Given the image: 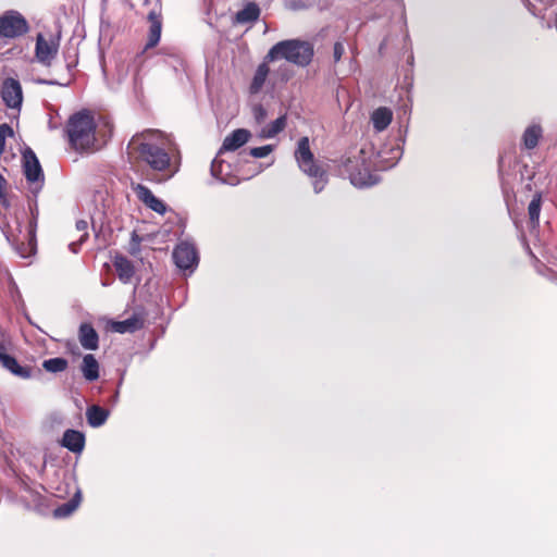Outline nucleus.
<instances>
[{
    "instance_id": "5",
    "label": "nucleus",
    "mask_w": 557,
    "mask_h": 557,
    "mask_svg": "<svg viewBox=\"0 0 557 557\" xmlns=\"http://www.w3.org/2000/svg\"><path fill=\"white\" fill-rule=\"evenodd\" d=\"M343 166L349 176L350 183L356 187H369L379 182L377 175L370 170V163L363 150H360L352 158H347Z\"/></svg>"
},
{
    "instance_id": "7",
    "label": "nucleus",
    "mask_w": 557,
    "mask_h": 557,
    "mask_svg": "<svg viewBox=\"0 0 557 557\" xmlns=\"http://www.w3.org/2000/svg\"><path fill=\"white\" fill-rule=\"evenodd\" d=\"M173 259L177 268L182 270H194L198 262L195 247L186 242L180 243L174 251Z\"/></svg>"
},
{
    "instance_id": "13",
    "label": "nucleus",
    "mask_w": 557,
    "mask_h": 557,
    "mask_svg": "<svg viewBox=\"0 0 557 557\" xmlns=\"http://www.w3.org/2000/svg\"><path fill=\"white\" fill-rule=\"evenodd\" d=\"M61 445L72 453L81 454L85 447V435L79 431L69 429L63 434Z\"/></svg>"
},
{
    "instance_id": "23",
    "label": "nucleus",
    "mask_w": 557,
    "mask_h": 557,
    "mask_svg": "<svg viewBox=\"0 0 557 557\" xmlns=\"http://www.w3.org/2000/svg\"><path fill=\"white\" fill-rule=\"evenodd\" d=\"M260 15V9L258 4L249 2L236 14V22L239 24H246L255 22Z\"/></svg>"
},
{
    "instance_id": "12",
    "label": "nucleus",
    "mask_w": 557,
    "mask_h": 557,
    "mask_svg": "<svg viewBox=\"0 0 557 557\" xmlns=\"http://www.w3.org/2000/svg\"><path fill=\"white\" fill-rule=\"evenodd\" d=\"M249 131L245 128L235 129L224 138L219 153H222L224 151H235L242 146H244L249 140Z\"/></svg>"
},
{
    "instance_id": "35",
    "label": "nucleus",
    "mask_w": 557,
    "mask_h": 557,
    "mask_svg": "<svg viewBox=\"0 0 557 557\" xmlns=\"http://www.w3.org/2000/svg\"><path fill=\"white\" fill-rule=\"evenodd\" d=\"M5 180L0 175V202H5L4 188H5Z\"/></svg>"
},
{
    "instance_id": "9",
    "label": "nucleus",
    "mask_w": 557,
    "mask_h": 557,
    "mask_svg": "<svg viewBox=\"0 0 557 557\" xmlns=\"http://www.w3.org/2000/svg\"><path fill=\"white\" fill-rule=\"evenodd\" d=\"M1 98L10 109H20L23 101L22 86L17 79L7 78L1 88Z\"/></svg>"
},
{
    "instance_id": "38",
    "label": "nucleus",
    "mask_w": 557,
    "mask_h": 557,
    "mask_svg": "<svg viewBox=\"0 0 557 557\" xmlns=\"http://www.w3.org/2000/svg\"><path fill=\"white\" fill-rule=\"evenodd\" d=\"M394 152H395V154H396V156H395V158H399V157H400V150H399V148L395 149V150H394Z\"/></svg>"
},
{
    "instance_id": "3",
    "label": "nucleus",
    "mask_w": 557,
    "mask_h": 557,
    "mask_svg": "<svg viewBox=\"0 0 557 557\" xmlns=\"http://www.w3.org/2000/svg\"><path fill=\"white\" fill-rule=\"evenodd\" d=\"M312 57L313 48L309 42L289 39L275 44L267 53L265 60L274 62L284 59L298 66H306L311 62Z\"/></svg>"
},
{
    "instance_id": "33",
    "label": "nucleus",
    "mask_w": 557,
    "mask_h": 557,
    "mask_svg": "<svg viewBox=\"0 0 557 557\" xmlns=\"http://www.w3.org/2000/svg\"><path fill=\"white\" fill-rule=\"evenodd\" d=\"M10 346V341L7 335L0 331V361L2 360V356H8V349Z\"/></svg>"
},
{
    "instance_id": "11",
    "label": "nucleus",
    "mask_w": 557,
    "mask_h": 557,
    "mask_svg": "<svg viewBox=\"0 0 557 557\" xmlns=\"http://www.w3.org/2000/svg\"><path fill=\"white\" fill-rule=\"evenodd\" d=\"M133 190L135 191L137 198L149 209L159 214H164L166 212V205L161 199L157 198L147 186L136 184L133 185Z\"/></svg>"
},
{
    "instance_id": "10",
    "label": "nucleus",
    "mask_w": 557,
    "mask_h": 557,
    "mask_svg": "<svg viewBox=\"0 0 557 557\" xmlns=\"http://www.w3.org/2000/svg\"><path fill=\"white\" fill-rule=\"evenodd\" d=\"M24 173L28 182L36 183L44 181V173L39 160L30 148L23 151Z\"/></svg>"
},
{
    "instance_id": "1",
    "label": "nucleus",
    "mask_w": 557,
    "mask_h": 557,
    "mask_svg": "<svg viewBox=\"0 0 557 557\" xmlns=\"http://www.w3.org/2000/svg\"><path fill=\"white\" fill-rule=\"evenodd\" d=\"M129 146L138 158L163 180L173 177L181 168L178 156H171L169 140L157 129H146L133 136Z\"/></svg>"
},
{
    "instance_id": "22",
    "label": "nucleus",
    "mask_w": 557,
    "mask_h": 557,
    "mask_svg": "<svg viewBox=\"0 0 557 557\" xmlns=\"http://www.w3.org/2000/svg\"><path fill=\"white\" fill-rule=\"evenodd\" d=\"M148 17H149V21L151 22V25H150V29H149V37H148L146 48H152L160 40L162 25H161L160 17L156 12H150Z\"/></svg>"
},
{
    "instance_id": "34",
    "label": "nucleus",
    "mask_w": 557,
    "mask_h": 557,
    "mask_svg": "<svg viewBox=\"0 0 557 557\" xmlns=\"http://www.w3.org/2000/svg\"><path fill=\"white\" fill-rule=\"evenodd\" d=\"M344 52H345L344 45L341 41L335 42L334 51H333L334 61L338 62L342 59Z\"/></svg>"
},
{
    "instance_id": "36",
    "label": "nucleus",
    "mask_w": 557,
    "mask_h": 557,
    "mask_svg": "<svg viewBox=\"0 0 557 557\" xmlns=\"http://www.w3.org/2000/svg\"><path fill=\"white\" fill-rule=\"evenodd\" d=\"M38 83L44 84V85H54L55 84V82L48 81V79H39Z\"/></svg>"
},
{
    "instance_id": "28",
    "label": "nucleus",
    "mask_w": 557,
    "mask_h": 557,
    "mask_svg": "<svg viewBox=\"0 0 557 557\" xmlns=\"http://www.w3.org/2000/svg\"><path fill=\"white\" fill-rule=\"evenodd\" d=\"M528 211L532 226H537L541 212V197L539 195L531 200V202L529 203Z\"/></svg>"
},
{
    "instance_id": "24",
    "label": "nucleus",
    "mask_w": 557,
    "mask_h": 557,
    "mask_svg": "<svg viewBox=\"0 0 557 557\" xmlns=\"http://www.w3.org/2000/svg\"><path fill=\"white\" fill-rule=\"evenodd\" d=\"M267 62L268 61L265 60V62L259 64L256 70V73L253 75V78H252V82L250 85V91L252 94H257L261 90V88L269 75L270 69H269Z\"/></svg>"
},
{
    "instance_id": "25",
    "label": "nucleus",
    "mask_w": 557,
    "mask_h": 557,
    "mask_svg": "<svg viewBox=\"0 0 557 557\" xmlns=\"http://www.w3.org/2000/svg\"><path fill=\"white\" fill-rule=\"evenodd\" d=\"M286 126V116L282 115L272 123L261 128L259 136L261 138H273L281 133Z\"/></svg>"
},
{
    "instance_id": "6",
    "label": "nucleus",
    "mask_w": 557,
    "mask_h": 557,
    "mask_svg": "<svg viewBox=\"0 0 557 557\" xmlns=\"http://www.w3.org/2000/svg\"><path fill=\"white\" fill-rule=\"evenodd\" d=\"M28 30L26 20L16 11H9L0 16V37L14 38Z\"/></svg>"
},
{
    "instance_id": "16",
    "label": "nucleus",
    "mask_w": 557,
    "mask_h": 557,
    "mask_svg": "<svg viewBox=\"0 0 557 557\" xmlns=\"http://www.w3.org/2000/svg\"><path fill=\"white\" fill-rule=\"evenodd\" d=\"M144 326V318L140 314H133L124 321H115L111 327L114 332L124 334L133 333L140 330Z\"/></svg>"
},
{
    "instance_id": "2",
    "label": "nucleus",
    "mask_w": 557,
    "mask_h": 557,
    "mask_svg": "<svg viewBox=\"0 0 557 557\" xmlns=\"http://www.w3.org/2000/svg\"><path fill=\"white\" fill-rule=\"evenodd\" d=\"M96 124L92 115L87 112H78L71 116L67 123L66 133L71 146L75 150H88L96 141Z\"/></svg>"
},
{
    "instance_id": "8",
    "label": "nucleus",
    "mask_w": 557,
    "mask_h": 557,
    "mask_svg": "<svg viewBox=\"0 0 557 557\" xmlns=\"http://www.w3.org/2000/svg\"><path fill=\"white\" fill-rule=\"evenodd\" d=\"M59 50L58 39L51 38L47 40L42 34H38L36 38V58L41 64L49 66L55 58Z\"/></svg>"
},
{
    "instance_id": "21",
    "label": "nucleus",
    "mask_w": 557,
    "mask_h": 557,
    "mask_svg": "<svg viewBox=\"0 0 557 557\" xmlns=\"http://www.w3.org/2000/svg\"><path fill=\"white\" fill-rule=\"evenodd\" d=\"M392 119H393L392 111L385 107L376 109L371 115V121L373 123V127L377 132L384 131L391 124Z\"/></svg>"
},
{
    "instance_id": "32",
    "label": "nucleus",
    "mask_w": 557,
    "mask_h": 557,
    "mask_svg": "<svg viewBox=\"0 0 557 557\" xmlns=\"http://www.w3.org/2000/svg\"><path fill=\"white\" fill-rule=\"evenodd\" d=\"M87 228H88V222L87 221L78 220L76 222V230L82 233V235H81V237L78 239V244H82V243H84L87 239V237H88Z\"/></svg>"
},
{
    "instance_id": "29",
    "label": "nucleus",
    "mask_w": 557,
    "mask_h": 557,
    "mask_svg": "<svg viewBox=\"0 0 557 557\" xmlns=\"http://www.w3.org/2000/svg\"><path fill=\"white\" fill-rule=\"evenodd\" d=\"M78 504L74 500H71L69 503H65L58 508L54 509L53 515L57 518H65L70 516L75 509L77 508Z\"/></svg>"
},
{
    "instance_id": "27",
    "label": "nucleus",
    "mask_w": 557,
    "mask_h": 557,
    "mask_svg": "<svg viewBox=\"0 0 557 557\" xmlns=\"http://www.w3.org/2000/svg\"><path fill=\"white\" fill-rule=\"evenodd\" d=\"M67 360L61 357L47 359L44 361L42 367L46 371L51 373L62 372L67 368Z\"/></svg>"
},
{
    "instance_id": "19",
    "label": "nucleus",
    "mask_w": 557,
    "mask_h": 557,
    "mask_svg": "<svg viewBox=\"0 0 557 557\" xmlns=\"http://www.w3.org/2000/svg\"><path fill=\"white\" fill-rule=\"evenodd\" d=\"M81 371L86 381L94 382L99 377V363L94 355L87 354L84 356Z\"/></svg>"
},
{
    "instance_id": "37",
    "label": "nucleus",
    "mask_w": 557,
    "mask_h": 557,
    "mask_svg": "<svg viewBox=\"0 0 557 557\" xmlns=\"http://www.w3.org/2000/svg\"><path fill=\"white\" fill-rule=\"evenodd\" d=\"M76 245H77L76 243H71V244H70V249H71L73 252H76V251H77V249H76Z\"/></svg>"
},
{
    "instance_id": "30",
    "label": "nucleus",
    "mask_w": 557,
    "mask_h": 557,
    "mask_svg": "<svg viewBox=\"0 0 557 557\" xmlns=\"http://www.w3.org/2000/svg\"><path fill=\"white\" fill-rule=\"evenodd\" d=\"M272 151H273V146L272 145H265V146H261V147L251 148L249 153L253 158H258L259 159V158H265Z\"/></svg>"
},
{
    "instance_id": "14",
    "label": "nucleus",
    "mask_w": 557,
    "mask_h": 557,
    "mask_svg": "<svg viewBox=\"0 0 557 557\" xmlns=\"http://www.w3.org/2000/svg\"><path fill=\"white\" fill-rule=\"evenodd\" d=\"M113 265L117 273L119 280L124 284H129L135 274V269L132 261L124 256L117 255L114 257Z\"/></svg>"
},
{
    "instance_id": "17",
    "label": "nucleus",
    "mask_w": 557,
    "mask_h": 557,
    "mask_svg": "<svg viewBox=\"0 0 557 557\" xmlns=\"http://www.w3.org/2000/svg\"><path fill=\"white\" fill-rule=\"evenodd\" d=\"M542 136L543 128L540 124L533 123L529 125L522 134L521 140L523 147L528 150L534 149L539 145V141L542 138Z\"/></svg>"
},
{
    "instance_id": "4",
    "label": "nucleus",
    "mask_w": 557,
    "mask_h": 557,
    "mask_svg": "<svg viewBox=\"0 0 557 557\" xmlns=\"http://www.w3.org/2000/svg\"><path fill=\"white\" fill-rule=\"evenodd\" d=\"M295 159L299 169L312 178L314 193H321L327 183L326 172L315 163L308 137L298 140Z\"/></svg>"
},
{
    "instance_id": "31",
    "label": "nucleus",
    "mask_w": 557,
    "mask_h": 557,
    "mask_svg": "<svg viewBox=\"0 0 557 557\" xmlns=\"http://www.w3.org/2000/svg\"><path fill=\"white\" fill-rule=\"evenodd\" d=\"M252 114L258 124H261L262 122H264V120L268 116L267 110L261 104H256L252 108Z\"/></svg>"
},
{
    "instance_id": "20",
    "label": "nucleus",
    "mask_w": 557,
    "mask_h": 557,
    "mask_svg": "<svg viewBox=\"0 0 557 557\" xmlns=\"http://www.w3.org/2000/svg\"><path fill=\"white\" fill-rule=\"evenodd\" d=\"M109 417V411L97 405H92L86 410L87 422L92 428L103 425Z\"/></svg>"
},
{
    "instance_id": "18",
    "label": "nucleus",
    "mask_w": 557,
    "mask_h": 557,
    "mask_svg": "<svg viewBox=\"0 0 557 557\" xmlns=\"http://www.w3.org/2000/svg\"><path fill=\"white\" fill-rule=\"evenodd\" d=\"M0 363L4 369L10 371L15 376L21 379H29L32 376L30 368L21 366L17 360L10 355L2 356Z\"/></svg>"
},
{
    "instance_id": "26",
    "label": "nucleus",
    "mask_w": 557,
    "mask_h": 557,
    "mask_svg": "<svg viewBox=\"0 0 557 557\" xmlns=\"http://www.w3.org/2000/svg\"><path fill=\"white\" fill-rule=\"evenodd\" d=\"M228 168L230 166L227 164L215 158L211 163V175L222 183H230Z\"/></svg>"
},
{
    "instance_id": "15",
    "label": "nucleus",
    "mask_w": 557,
    "mask_h": 557,
    "mask_svg": "<svg viewBox=\"0 0 557 557\" xmlns=\"http://www.w3.org/2000/svg\"><path fill=\"white\" fill-rule=\"evenodd\" d=\"M78 339L81 345L88 350L98 348L99 337L96 330L89 323H83L79 326Z\"/></svg>"
}]
</instances>
